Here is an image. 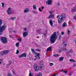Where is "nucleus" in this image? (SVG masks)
Returning a JSON list of instances; mask_svg holds the SVG:
<instances>
[{
    "label": "nucleus",
    "instance_id": "nucleus-22",
    "mask_svg": "<svg viewBox=\"0 0 76 76\" xmlns=\"http://www.w3.org/2000/svg\"><path fill=\"white\" fill-rule=\"evenodd\" d=\"M69 61H71V62H76V61H74V60L72 59H69Z\"/></svg>",
    "mask_w": 76,
    "mask_h": 76
},
{
    "label": "nucleus",
    "instance_id": "nucleus-53",
    "mask_svg": "<svg viewBox=\"0 0 76 76\" xmlns=\"http://www.w3.org/2000/svg\"><path fill=\"white\" fill-rule=\"evenodd\" d=\"M59 17V15H57V16H56V18L58 19V18Z\"/></svg>",
    "mask_w": 76,
    "mask_h": 76
},
{
    "label": "nucleus",
    "instance_id": "nucleus-35",
    "mask_svg": "<svg viewBox=\"0 0 76 76\" xmlns=\"http://www.w3.org/2000/svg\"><path fill=\"white\" fill-rule=\"evenodd\" d=\"M18 40L19 41H21V38H18Z\"/></svg>",
    "mask_w": 76,
    "mask_h": 76
},
{
    "label": "nucleus",
    "instance_id": "nucleus-8",
    "mask_svg": "<svg viewBox=\"0 0 76 76\" xmlns=\"http://www.w3.org/2000/svg\"><path fill=\"white\" fill-rule=\"evenodd\" d=\"M52 3V0H48L46 1V3L47 5H51Z\"/></svg>",
    "mask_w": 76,
    "mask_h": 76
},
{
    "label": "nucleus",
    "instance_id": "nucleus-56",
    "mask_svg": "<svg viewBox=\"0 0 76 76\" xmlns=\"http://www.w3.org/2000/svg\"><path fill=\"white\" fill-rule=\"evenodd\" d=\"M37 32H39V31H40V30H37Z\"/></svg>",
    "mask_w": 76,
    "mask_h": 76
},
{
    "label": "nucleus",
    "instance_id": "nucleus-2",
    "mask_svg": "<svg viewBox=\"0 0 76 76\" xmlns=\"http://www.w3.org/2000/svg\"><path fill=\"white\" fill-rule=\"evenodd\" d=\"M56 35L57 34H56V33L54 32L53 34L51 36L50 39V44H54V43L55 42L56 40L57 39V37H56Z\"/></svg>",
    "mask_w": 76,
    "mask_h": 76
},
{
    "label": "nucleus",
    "instance_id": "nucleus-20",
    "mask_svg": "<svg viewBox=\"0 0 76 76\" xmlns=\"http://www.w3.org/2000/svg\"><path fill=\"white\" fill-rule=\"evenodd\" d=\"M64 59V57H60L59 58V61H63V59Z\"/></svg>",
    "mask_w": 76,
    "mask_h": 76
},
{
    "label": "nucleus",
    "instance_id": "nucleus-45",
    "mask_svg": "<svg viewBox=\"0 0 76 76\" xmlns=\"http://www.w3.org/2000/svg\"><path fill=\"white\" fill-rule=\"evenodd\" d=\"M58 52H59V53H61V50H58Z\"/></svg>",
    "mask_w": 76,
    "mask_h": 76
},
{
    "label": "nucleus",
    "instance_id": "nucleus-24",
    "mask_svg": "<svg viewBox=\"0 0 76 76\" xmlns=\"http://www.w3.org/2000/svg\"><path fill=\"white\" fill-rule=\"evenodd\" d=\"M35 51H39V52H41V50L39 49H36L35 50Z\"/></svg>",
    "mask_w": 76,
    "mask_h": 76
},
{
    "label": "nucleus",
    "instance_id": "nucleus-63",
    "mask_svg": "<svg viewBox=\"0 0 76 76\" xmlns=\"http://www.w3.org/2000/svg\"><path fill=\"white\" fill-rule=\"evenodd\" d=\"M64 71V70H61V72H63Z\"/></svg>",
    "mask_w": 76,
    "mask_h": 76
},
{
    "label": "nucleus",
    "instance_id": "nucleus-23",
    "mask_svg": "<svg viewBox=\"0 0 76 76\" xmlns=\"http://www.w3.org/2000/svg\"><path fill=\"white\" fill-rule=\"evenodd\" d=\"M19 42H17L15 44V46L17 47H19Z\"/></svg>",
    "mask_w": 76,
    "mask_h": 76
},
{
    "label": "nucleus",
    "instance_id": "nucleus-11",
    "mask_svg": "<svg viewBox=\"0 0 76 76\" xmlns=\"http://www.w3.org/2000/svg\"><path fill=\"white\" fill-rule=\"evenodd\" d=\"M76 12V6L73 9L71 10V12L72 13H75Z\"/></svg>",
    "mask_w": 76,
    "mask_h": 76
},
{
    "label": "nucleus",
    "instance_id": "nucleus-19",
    "mask_svg": "<svg viewBox=\"0 0 76 76\" xmlns=\"http://www.w3.org/2000/svg\"><path fill=\"white\" fill-rule=\"evenodd\" d=\"M16 17H13L10 18V19L11 20H14L15 19H16Z\"/></svg>",
    "mask_w": 76,
    "mask_h": 76
},
{
    "label": "nucleus",
    "instance_id": "nucleus-32",
    "mask_svg": "<svg viewBox=\"0 0 76 76\" xmlns=\"http://www.w3.org/2000/svg\"><path fill=\"white\" fill-rule=\"evenodd\" d=\"M61 35H59V37L58 39V41H60V39H61Z\"/></svg>",
    "mask_w": 76,
    "mask_h": 76
},
{
    "label": "nucleus",
    "instance_id": "nucleus-55",
    "mask_svg": "<svg viewBox=\"0 0 76 76\" xmlns=\"http://www.w3.org/2000/svg\"><path fill=\"white\" fill-rule=\"evenodd\" d=\"M31 20H29L27 21V22H31Z\"/></svg>",
    "mask_w": 76,
    "mask_h": 76
},
{
    "label": "nucleus",
    "instance_id": "nucleus-59",
    "mask_svg": "<svg viewBox=\"0 0 76 76\" xmlns=\"http://www.w3.org/2000/svg\"><path fill=\"white\" fill-rule=\"evenodd\" d=\"M52 13H53V12H52V11H50V14H52Z\"/></svg>",
    "mask_w": 76,
    "mask_h": 76
},
{
    "label": "nucleus",
    "instance_id": "nucleus-46",
    "mask_svg": "<svg viewBox=\"0 0 76 76\" xmlns=\"http://www.w3.org/2000/svg\"><path fill=\"white\" fill-rule=\"evenodd\" d=\"M66 46H67L66 44H65L64 45H63V47H66Z\"/></svg>",
    "mask_w": 76,
    "mask_h": 76
},
{
    "label": "nucleus",
    "instance_id": "nucleus-38",
    "mask_svg": "<svg viewBox=\"0 0 76 76\" xmlns=\"http://www.w3.org/2000/svg\"><path fill=\"white\" fill-rule=\"evenodd\" d=\"M61 34L62 35H64V32L63 31H62L61 33Z\"/></svg>",
    "mask_w": 76,
    "mask_h": 76
},
{
    "label": "nucleus",
    "instance_id": "nucleus-64",
    "mask_svg": "<svg viewBox=\"0 0 76 76\" xmlns=\"http://www.w3.org/2000/svg\"><path fill=\"white\" fill-rule=\"evenodd\" d=\"M13 32H14L15 33V32H16V31H13Z\"/></svg>",
    "mask_w": 76,
    "mask_h": 76
},
{
    "label": "nucleus",
    "instance_id": "nucleus-48",
    "mask_svg": "<svg viewBox=\"0 0 76 76\" xmlns=\"http://www.w3.org/2000/svg\"><path fill=\"white\" fill-rule=\"evenodd\" d=\"M33 13H37V12L35 11H33Z\"/></svg>",
    "mask_w": 76,
    "mask_h": 76
},
{
    "label": "nucleus",
    "instance_id": "nucleus-28",
    "mask_svg": "<svg viewBox=\"0 0 76 76\" xmlns=\"http://www.w3.org/2000/svg\"><path fill=\"white\" fill-rule=\"evenodd\" d=\"M42 73H39V75H37V76H42Z\"/></svg>",
    "mask_w": 76,
    "mask_h": 76
},
{
    "label": "nucleus",
    "instance_id": "nucleus-41",
    "mask_svg": "<svg viewBox=\"0 0 76 76\" xmlns=\"http://www.w3.org/2000/svg\"><path fill=\"white\" fill-rule=\"evenodd\" d=\"M39 10L40 12H42V10H41V8H39Z\"/></svg>",
    "mask_w": 76,
    "mask_h": 76
},
{
    "label": "nucleus",
    "instance_id": "nucleus-60",
    "mask_svg": "<svg viewBox=\"0 0 76 76\" xmlns=\"http://www.w3.org/2000/svg\"><path fill=\"white\" fill-rule=\"evenodd\" d=\"M36 58L34 59V60H37V59H38V60H39V59H38V58Z\"/></svg>",
    "mask_w": 76,
    "mask_h": 76
},
{
    "label": "nucleus",
    "instance_id": "nucleus-62",
    "mask_svg": "<svg viewBox=\"0 0 76 76\" xmlns=\"http://www.w3.org/2000/svg\"><path fill=\"white\" fill-rule=\"evenodd\" d=\"M9 37H10V38H12V37L10 35H9Z\"/></svg>",
    "mask_w": 76,
    "mask_h": 76
},
{
    "label": "nucleus",
    "instance_id": "nucleus-33",
    "mask_svg": "<svg viewBox=\"0 0 76 76\" xmlns=\"http://www.w3.org/2000/svg\"><path fill=\"white\" fill-rule=\"evenodd\" d=\"M69 52L70 53H73V50H69Z\"/></svg>",
    "mask_w": 76,
    "mask_h": 76
},
{
    "label": "nucleus",
    "instance_id": "nucleus-47",
    "mask_svg": "<svg viewBox=\"0 0 76 76\" xmlns=\"http://www.w3.org/2000/svg\"><path fill=\"white\" fill-rule=\"evenodd\" d=\"M74 19L76 20V15H75V16L74 17Z\"/></svg>",
    "mask_w": 76,
    "mask_h": 76
},
{
    "label": "nucleus",
    "instance_id": "nucleus-17",
    "mask_svg": "<svg viewBox=\"0 0 76 76\" xmlns=\"http://www.w3.org/2000/svg\"><path fill=\"white\" fill-rule=\"evenodd\" d=\"M66 22H64L62 24V27H63L64 28V27H66Z\"/></svg>",
    "mask_w": 76,
    "mask_h": 76
},
{
    "label": "nucleus",
    "instance_id": "nucleus-25",
    "mask_svg": "<svg viewBox=\"0 0 76 76\" xmlns=\"http://www.w3.org/2000/svg\"><path fill=\"white\" fill-rule=\"evenodd\" d=\"M53 56H54V57H58V54L53 55Z\"/></svg>",
    "mask_w": 76,
    "mask_h": 76
},
{
    "label": "nucleus",
    "instance_id": "nucleus-26",
    "mask_svg": "<svg viewBox=\"0 0 76 76\" xmlns=\"http://www.w3.org/2000/svg\"><path fill=\"white\" fill-rule=\"evenodd\" d=\"M8 76H12V74L10 73H8L7 75Z\"/></svg>",
    "mask_w": 76,
    "mask_h": 76
},
{
    "label": "nucleus",
    "instance_id": "nucleus-29",
    "mask_svg": "<svg viewBox=\"0 0 76 76\" xmlns=\"http://www.w3.org/2000/svg\"><path fill=\"white\" fill-rule=\"evenodd\" d=\"M33 8L34 9H37V7H36L35 5H34L33 7Z\"/></svg>",
    "mask_w": 76,
    "mask_h": 76
},
{
    "label": "nucleus",
    "instance_id": "nucleus-31",
    "mask_svg": "<svg viewBox=\"0 0 76 76\" xmlns=\"http://www.w3.org/2000/svg\"><path fill=\"white\" fill-rule=\"evenodd\" d=\"M18 53H19V50H17L16 53V54H18Z\"/></svg>",
    "mask_w": 76,
    "mask_h": 76
},
{
    "label": "nucleus",
    "instance_id": "nucleus-7",
    "mask_svg": "<svg viewBox=\"0 0 76 76\" xmlns=\"http://www.w3.org/2000/svg\"><path fill=\"white\" fill-rule=\"evenodd\" d=\"M26 53H23L22 54L18 56V58H22V57H26Z\"/></svg>",
    "mask_w": 76,
    "mask_h": 76
},
{
    "label": "nucleus",
    "instance_id": "nucleus-21",
    "mask_svg": "<svg viewBox=\"0 0 76 76\" xmlns=\"http://www.w3.org/2000/svg\"><path fill=\"white\" fill-rule=\"evenodd\" d=\"M31 50L32 52V53H33L34 54H35L36 53L35 52V50H34V49H33L32 48L31 49Z\"/></svg>",
    "mask_w": 76,
    "mask_h": 76
},
{
    "label": "nucleus",
    "instance_id": "nucleus-50",
    "mask_svg": "<svg viewBox=\"0 0 76 76\" xmlns=\"http://www.w3.org/2000/svg\"><path fill=\"white\" fill-rule=\"evenodd\" d=\"M75 66H76V64H74V65H73V67H75Z\"/></svg>",
    "mask_w": 76,
    "mask_h": 76
},
{
    "label": "nucleus",
    "instance_id": "nucleus-27",
    "mask_svg": "<svg viewBox=\"0 0 76 76\" xmlns=\"http://www.w3.org/2000/svg\"><path fill=\"white\" fill-rule=\"evenodd\" d=\"M1 4L2 7H3L4 8V3L3 2Z\"/></svg>",
    "mask_w": 76,
    "mask_h": 76
},
{
    "label": "nucleus",
    "instance_id": "nucleus-49",
    "mask_svg": "<svg viewBox=\"0 0 76 76\" xmlns=\"http://www.w3.org/2000/svg\"><path fill=\"white\" fill-rule=\"evenodd\" d=\"M69 54H70V52H68L67 53V55H69Z\"/></svg>",
    "mask_w": 76,
    "mask_h": 76
},
{
    "label": "nucleus",
    "instance_id": "nucleus-3",
    "mask_svg": "<svg viewBox=\"0 0 76 76\" xmlns=\"http://www.w3.org/2000/svg\"><path fill=\"white\" fill-rule=\"evenodd\" d=\"M66 16L64 14H61L60 16L59 17V18L58 19V22L59 23H60L64 19L66 18Z\"/></svg>",
    "mask_w": 76,
    "mask_h": 76
},
{
    "label": "nucleus",
    "instance_id": "nucleus-61",
    "mask_svg": "<svg viewBox=\"0 0 76 76\" xmlns=\"http://www.w3.org/2000/svg\"><path fill=\"white\" fill-rule=\"evenodd\" d=\"M69 76H72V74H70V73H69Z\"/></svg>",
    "mask_w": 76,
    "mask_h": 76
},
{
    "label": "nucleus",
    "instance_id": "nucleus-10",
    "mask_svg": "<svg viewBox=\"0 0 76 76\" xmlns=\"http://www.w3.org/2000/svg\"><path fill=\"white\" fill-rule=\"evenodd\" d=\"M11 7H9L8 8V10L7 11L8 15H11L12 14V11H11Z\"/></svg>",
    "mask_w": 76,
    "mask_h": 76
},
{
    "label": "nucleus",
    "instance_id": "nucleus-1",
    "mask_svg": "<svg viewBox=\"0 0 76 76\" xmlns=\"http://www.w3.org/2000/svg\"><path fill=\"white\" fill-rule=\"evenodd\" d=\"M3 24V20L0 19V35H1L3 33V31H4L6 28V26L4 25H1Z\"/></svg>",
    "mask_w": 76,
    "mask_h": 76
},
{
    "label": "nucleus",
    "instance_id": "nucleus-36",
    "mask_svg": "<svg viewBox=\"0 0 76 76\" xmlns=\"http://www.w3.org/2000/svg\"><path fill=\"white\" fill-rule=\"evenodd\" d=\"M6 67H9V66H10V65L9 64H7L6 65Z\"/></svg>",
    "mask_w": 76,
    "mask_h": 76
},
{
    "label": "nucleus",
    "instance_id": "nucleus-58",
    "mask_svg": "<svg viewBox=\"0 0 76 76\" xmlns=\"http://www.w3.org/2000/svg\"><path fill=\"white\" fill-rule=\"evenodd\" d=\"M57 6H60V4H59L58 3Z\"/></svg>",
    "mask_w": 76,
    "mask_h": 76
},
{
    "label": "nucleus",
    "instance_id": "nucleus-4",
    "mask_svg": "<svg viewBox=\"0 0 76 76\" xmlns=\"http://www.w3.org/2000/svg\"><path fill=\"white\" fill-rule=\"evenodd\" d=\"M1 41L4 44H7V39L5 37H1Z\"/></svg>",
    "mask_w": 76,
    "mask_h": 76
},
{
    "label": "nucleus",
    "instance_id": "nucleus-16",
    "mask_svg": "<svg viewBox=\"0 0 76 76\" xmlns=\"http://www.w3.org/2000/svg\"><path fill=\"white\" fill-rule=\"evenodd\" d=\"M29 12V9L28 8H26L24 11V13H28Z\"/></svg>",
    "mask_w": 76,
    "mask_h": 76
},
{
    "label": "nucleus",
    "instance_id": "nucleus-12",
    "mask_svg": "<svg viewBox=\"0 0 76 76\" xmlns=\"http://www.w3.org/2000/svg\"><path fill=\"white\" fill-rule=\"evenodd\" d=\"M28 35V33L27 32H24L23 33V37H26Z\"/></svg>",
    "mask_w": 76,
    "mask_h": 76
},
{
    "label": "nucleus",
    "instance_id": "nucleus-39",
    "mask_svg": "<svg viewBox=\"0 0 76 76\" xmlns=\"http://www.w3.org/2000/svg\"><path fill=\"white\" fill-rule=\"evenodd\" d=\"M50 66H52L53 65V63H50Z\"/></svg>",
    "mask_w": 76,
    "mask_h": 76
},
{
    "label": "nucleus",
    "instance_id": "nucleus-37",
    "mask_svg": "<svg viewBox=\"0 0 76 76\" xmlns=\"http://www.w3.org/2000/svg\"><path fill=\"white\" fill-rule=\"evenodd\" d=\"M12 73L14 74V75H15L16 74H15V71L13 70H12Z\"/></svg>",
    "mask_w": 76,
    "mask_h": 76
},
{
    "label": "nucleus",
    "instance_id": "nucleus-6",
    "mask_svg": "<svg viewBox=\"0 0 76 76\" xmlns=\"http://www.w3.org/2000/svg\"><path fill=\"white\" fill-rule=\"evenodd\" d=\"M41 55V54L39 53H35L34 54V57L35 58H37L39 59H40V57H39V56Z\"/></svg>",
    "mask_w": 76,
    "mask_h": 76
},
{
    "label": "nucleus",
    "instance_id": "nucleus-44",
    "mask_svg": "<svg viewBox=\"0 0 76 76\" xmlns=\"http://www.w3.org/2000/svg\"><path fill=\"white\" fill-rule=\"evenodd\" d=\"M24 31H26V30H27V28H25L23 29Z\"/></svg>",
    "mask_w": 76,
    "mask_h": 76
},
{
    "label": "nucleus",
    "instance_id": "nucleus-52",
    "mask_svg": "<svg viewBox=\"0 0 76 76\" xmlns=\"http://www.w3.org/2000/svg\"><path fill=\"white\" fill-rule=\"evenodd\" d=\"M56 75H57V74H54V75H52V76H56Z\"/></svg>",
    "mask_w": 76,
    "mask_h": 76
},
{
    "label": "nucleus",
    "instance_id": "nucleus-42",
    "mask_svg": "<svg viewBox=\"0 0 76 76\" xmlns=\"http://www.w3.org/2000/svg\"><path fill=\"white\" fill-rule=\"evenodd\" d=\"M9 64L10 65H11V64H12V61H10L9 62Z\"/></svg>",
    "mask_w": 76,
    "mask_h": 76
},
{
    "label": "nucleus",
    "instance_id": "nucleus-5",
    "mask_svg": "<svg viewBox=\"0 0 76 76\" xmlns=\"http://www.w3.org/2000/svg\"><path fill=\"white\" fill-rule=\"evenodd\" d=\"M8 53L9 51H8L7 50L5 51H3L2 52H1L0 53V56L1 55H2V56H3L4 55H6V54H8Z\"/></svg>",
    "mask_w": 76,
    "mask_h": 76
},
{
    "label": "nucleus",
    "instance_id": "nucleus-18",
    "mask_svg": "<svg viewBox=\"0 0 76 76\" xmlns=\"http://www.w3.org/2000/svg\"><path fill=\"white\" fill-rule=\"evenodd\" d=\"M51 51V47H49L47 48V51Z\"/></svg>",
    "mask_w": 76,
    "mask_h": 76
},
{
    "label": "nucleus",
    "instance_id": "nucleus-57",
    "mask_svg": "<svg viewBox=\"0 0 76 76\" xmlns=\"http://www.w3.org/2000/svg\"><path fill=\"white\" fill-rule=\"evenodd\" d=\"M41 9H44V7H41Z\"/></svg>",
    "mask_w": 76,
    "mask_h": 76
},
{
    "label": "nucleus",
    "instance_id": "nucleus-13",
    "mask_svg": "<svg viewBox=\"0 0 76 76\" xmlns=\"http://www.w3.org/2000/svg\"><path fill=\"white\" fill-rule=\"evenodd\" d=\"M44 64H42V65H40V70H44Z\"/></svg>",
    "mask_w": 76,
    "mask_h": 76
},
{
    "label": "nucleus",
    "instance_id": "nucleus-14",
    "mask_svg": "<svg viewBox=\"0 0 76 76\" xmlns=\"http://www.w3.org/2000/svg\"><path fill=\"white\" fill-rule=\"evenodd\" d=\"M51 18H54V15L53 14H51L50 15H49V16L47 18V19H50Z\"/></svg>",
    "mask_w": 76,
    "mask_h": 76
},
{
    "label": "nucleus",
    "instance_id": "nucleus-54",
    "mask_svg": "<svg viewBox=\"0 0 76 76\" xmlns=\"http://www.w3.org/2000/svg\"><path fill=\"white\" fill-rule=\"evenodd\" d=\"M31 20H29L27 21V22H31Z\"/></svg>",
    "mask_w": 76,
    "mask_h": 76
},
{
    "label": "nucleus",
    "instance_id": "nucleus-40",
    "mask_svg": "<svg viewBox=\"0 0 76 76\" xmlns=\"http://www.w3.org/2000/svg\"><path fill=\"white\" fill-rule=\"evenodd\" d=\"M62 50H63V51H65V50H66V48H64L62 49Z\"/></svg>",
    "mask_w": 76,
    "mask_h": 76
},
{
    "label": "nucleus",
    "instance_id": "nucleus-34",
    "mask_svg": "<svg viewBox=\"0 0 76 76\" xmlns=\"http://www.w3.org/2000/svg\"><path fill=\"white\" fill-rule=\"evenodd\" d=\"M70 30H68V32H67V34L68 35H69L70 34Z\"/></svg>",
    "mask_w": 76,
    "mask_h": 76
},
{
    "label": "nucleus",
    "instance_id": "nucleus-9",
    "mask_svg": "<svg viewBox=\"0 0 76 76\" xmlns=\"http://www.w3.org/2000/svg\"><path fill=\"white\" fill-rule=\"evenodd\" d=\"M34 69L36 72H37L39 70V66L37 65H35L34 66Z\"/></svg>",
    "mask_w": 76,
    "mask_h": 76
},
{
    "label": "nucleus",
    "instance_id": "nucleus-15",
    "mask_svg": "<svg viewBox=\"0 0 76 76\" xmlns=\"http://www.w3.org/2000/svg\"><path fill=\"white\" fill-rule=\"evenodd\" d=\"M49 23L50 25L51 26H53V21L51 20H50L49 21Z\"/></svg>",
    "mask_w": 76,
    "mask_h": 76
},
{
    "label": "nucleus",
    "instance_id": "nucleus-30",
    "mask_svg": "<svg viewBox=\"0 0 76 76\" xmlns=\"http://www.w3.org/2000/svg\"><path fill=\"white\" fill-rule=\"evenodd\" d=\"M63 73H64L65 74H67V71H64Z\"/></svg>",
    "mask_w": 76,
    "mask_h": 76
},
{
    "label": "nucleus",
    "instance_id": "nucleus-43",
    "mask_svg": "<svg viewBox=\"0 0 76 76\" xmlns=\"http://www.w3.org/2000/svg\"><path fill=\"white\" fill-rule=\"evenodd\" d=\"M29 76H32V75H31V73H30L29 74Z\"/></svg>",
    "mask_w": 76,
    "mask_h": 76
},
{
    "label": "nucleus",
    "instance_id": "nucleus-51",
    "mask_svg": "<svg viewBox=\"0 0 76 76\" xmlns=\"http://www.w3.org/2000/svg\"><path fill=\"white\" fill-rule=\"evenodd\" d=\"M1 64V59H0V64Z\"/></svg>",
    "mask_w": 76,
    "mask_h": 76
}]
</instances>
